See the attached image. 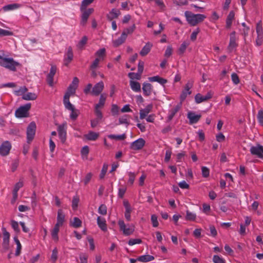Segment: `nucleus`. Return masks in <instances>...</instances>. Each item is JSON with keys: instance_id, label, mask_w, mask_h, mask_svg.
Masks as SVG:
<instances>
[{"instance_id": "f257e3e1", "label": "nucleus", "mask_w": 263, "mask_h": 263, "mask_svg": "<svg viewBox=\"0 0 263 263\" xmlns=\"http://www.w3.org/2000/svg\"><path fill=\"white\" fill-rule=\"evenodd\" d=\"M184 14L188 23L192 26H196L197 24L202 22L206 18L203 14H195L188 11H185Z\"/></svg>"}, {"instance_id": "f03ea898", "label": "nucleus", "mask_w": 263, "mask_h": 263, "mask_svg": "<svg viewBox=\"0 0 263 263\" xmlns=\"http://www.w3.org/2000/svg\"><path fill=\"white\" fill-rule=\"evenodd\" d=\"M0 66L11 71H15L16 67L20 66V64L14 61L13 58H3L0 60Z\"/></svg>"}, {"instance_id": "7ed1b4c3", "label": "nucleus", "mask_w": 263, "mask_h": 263, "mask_svg": "<svg viewBox=\"0 0 263 263\" xmlns=\"http://www.w3.org/2000/svg\"><path fill=\"white\" fill-rule=\"evenodd\" d=\"M79 82V79L77 77L73 78L72 83L67 88L64 97L70 98V96L74 95L78 86Z\"/></svg>"}, {"instance_id": "20e7f679", "label": "nucleus", "mask_w": 263, "mask_h": 263, "mask_svg": "<svg viewBox=\"0 0 263 263\" xmlns=\"http://www.w3.org/2000/svg\"><path fill=\"white\" fill-rule=\"evenodd\" d=\"M31 108V103H28L20 106L15 112V115L17 118H24L28 116V111Z\"/></svg>"}, {"instance_id": "39448f33", "label": "nucleus", "mask_w": 263, "mask_h": 263, "mask_svg": "<svg viewBox=\"0 0 263 263\" xmlns=\"http://www.w3.org/2000/svg\"><path fill=\"white\" fill-rule=\"evenodd\" d=\"M118 224L120 227L121 231L123 232L124 235L128 236L133 233L135 230V227L133 225H128V228H126V226L124 222L122 220H120L118 221Z\"/></svg>"}, {"instance_id": "423d86ee", "label": "nucleus", "mask_w": 263, "mask_h": 263, "mask_svg": "<svg viewBox=\"0 0 263 263\" xmlns=\"http://www.w3.org/2000/svg\"><path fill=\"white\" fill-rule=\"evenodd\" d=\"M36 129V125L34 122H31L27 128V142L30 143L34 138Z\"/></svg>"}, {"instance_id": "0eeeda50", "label": "nucleus", "mask_w": 263, "mask_h": 263, "mask_svg": "<svg viewBox=\"0 0 263 263\" xmlns=\"http://www.w3.org/2000/svg\"><path fill=\"white\" fill-rule=\"evenodd\" d=\"M106 99V95L105 94H101L98 103L95 105V114H98L100 116V114H102L101 109L103 108Z\"/></svg>"}, {"instance_id": "6e6552de", "label": "nucleus", "mask_w": 263, "mask_h": 263, "mask_svg": "<svg viewBox=\"0 0 263 263\" xmlns=\"http://www.w3.org/2000/svg\"><path fill=\"white\" fill-rule=\"evenodd\" d=\"M250 151L252 155L255 156L258 158L263 159L262 145L257 144L256 146H253L250 148Z\"/></svg>"}, {"instance_id": "1a4fd4ad", "label": "nucleus", "mask_w": 263, "mask_h": 263, "mask_svg": "<svg viewBox=\"0 0 263 263\" xmlns=\"http://www.w3.org/2000/svg\"><path fill=\"white\" fill-rule=\"evenodd\" d=\"M57 67L55 65H52L49 73L46 77V82L49 86L52 87L54 85L53 77L57 72Z\"/></svg>"}, {"instance_id": "9d476101", "label": "nucleus", "mask_w": 263, "mask_h": 263, "mask_svg": "<svg viewBox=\"0 0 263 263\" xmlns=\"http://www.w3.org/2000/svg\"><path fill=\"white\" fill-rule=\"evenodd\" d=\"M3 242L2 244L3 248L5 251H7L9 248V238L10 234L6 231V228H3Z\"/></svg>"}, {"instance_id": "9b49d317", "label": "nucleus", "mask_w": 263, "mask_h": 263, "mask_svg": "<svg viewBox=\"0 0 263 263\" xmlns=\"http://www.w3.org/2000/svg\"><path fill=\"white\" fill-rule=\"evenodd\" d=\"M145 143V141L143 138H139L130 144V148L135 151L141 149Z\"/></svg>"}, {"instance_id": "f8f14e48", "label": "nucleus", "mask_w": 263, "mask_h": 263, "mask_svg": "<svg viewBox=\"0 0 263 263\" xmlns=\"http://www.w3.org/2000/svg\"><path fill=\"white\" fill-rule=\"evenodd\" d=\"M66 124L60 125L58 128V132L59 138L62 143H64L66 140Z\"/></svg>"}, {"instance_id": "ddd939ff", "label": "nucleus", "mask_w": 263, "mask_h": 263, "mask_svg": "<svg viewBox=\"0 0 263 263\" xmlns=\"http://www.w3.org/2000/svg\"><path fill=\"white\" fill-rule=\"evenodd\" d=\"M11 148V144L8 141L2 143L0 146V154L5 156L8 155Z\"/></svg>"}, {"instance_id": "4468645a", "label": "nucleus", "mask_w": 263, "mask_h": 263, "mask_svg": "<svg viewBox=\"0 0 263 263\" xmlns=\"http://www.w3.org/2000/svg\"><path fill=\"white\" fill-rule=\"evenodd\" d=\"M213 96L212 92L209 91L205 96H202L200 93H197L195 97V102L199 104L202 102L206 101L210 99Z\"/></svg>"}, {"instance_id": "2eb2a0df", "label": "nucleus", "mask_w": 263, "mask_h": 263, "mask_svg": "<svg viewBox=\"0 0 263 263\" xmlns=\"http://www.w3.org/2000/svg\"><path fill=\"white\" fill-rule=\"evenodd\" d=\"M104 87L103 81L97 83L92 88L91 94L96 96H99L102 91Z\"/></svg>"}, {"instance_id": "dca6fc26", "label": "nucleus", "mask_w": 263, "mask_h": 263, "mask_svg": "<svg viewBox=\"0 0 263 263\" xmlns=\"http://www.w3.org/2000/svg\"><path fill=\"white\" fill-rule=\"evenodd\" d=\"M201 116L200 115H196L194 112L189 111L187 114V118L189 119L190 124L197 123Z\"/></svg>"}, {"instance_id": "f3484780", "label": "nucleus", "mask_w": 263, "mask_h": 263, "mask_svg": "<svg viewBox=\"0 0 263 263\" xmlns=\"http://www.w3.org/2000/svg\"><path fill=\"white\" fill-rule=\"evenodd\" d=\"M181 105L182 103L181 102H180L168 111L167 116V119L168 121H171L173 119V118L177 114V112H178V111L180 109Z\"/></svg>"}, {"instance_id": "a211bd4d", "label": "nucleus", "mask_w": 263, "mask_h": 263, "mask_svg": "<svg viewBox=\"0 0 263 263\" xmlns=\"http://www.w3.org/2000/svg\"><path fill=\"white\" fill-rule=\"evenodd\" d=\"M237 46L235 32L233 31L230 34V43L228 47V50L229 52H231Z\"/></svg>"}, {"instance_id": "6ab92c4d", "label": "nucleus", "mask_w": 263, "mask_h": 263, "mask_svg": "<svg viewBox=\"0 0 263 263\" xmlns=\"http://www.w3.org/2000/svg\"><path fill=\"white\" fill-rule=\"evenodd\" d=\"M72 59L73 53L72 48L71 47H69L67 49V52L65 54V58L64 59V65L67 66Z\"/></svg>"}, {"instance_id": "aec40b11", "label": "nucleus", "mask_w": 263, "mask_h": 263, "mask_svg": "<svg viewBox=\"0 0 263 263\" xmlns=\"http://www.w3.org/2000/svg\"><path fill=\"white\" fill-rule=\"evenodd\" d=\"M153 86L149 83H144L142 85V90L145 96H149L152 93Z\"/></svg>"}, {"instance_id": "412c9836", "label": "nucleus", "mask_w": 263, "mask_h": 263, "mask_svg": "<svg viewBox=\"0 0 263 263\" xmlns=\"http://www.w3.org/2000/svg\"><path fill=\"white\" fill-rule=\"evenodd\" d=\"M99 137V134L93 131H89L84 135V137L88 141H96Z\"/></svg>"}, {"instance_id": "4be33fe9", "label": "nucleus", "mask_w": 263, "mask_h": 263, "mask_svg": "<svg viewBox=\"0 0 263 263\" xmlns=\"http://www.w3.org/2000/svg\"><path fill=\"white\" fill-rule=\"evenodd\" d=\"M153 108L152 104H149L144 109L140 110V118L141 119H144L146 116L151 111Z\"/></svg>"}, {"instance_id": "5701e85b", "label": "nucleus", "mask_w": 263, "mask_h": 263, "mask_svg": "<svg viewBox=\"0 0 263 263\" xmlns=\"http://www.w3.org/2000/svg\"><path fill=\"white\" fill-rule=\"evenodd\" d=\"M97 224L103 231H107V224L105 218L98 216L97 218Z\"/></svg>"}, {"instance_id": "b1692460", "label": "nucleus", "mask_w": 263, "mask_h": 263, "mask_svg": "<svg viewBox=\"0 0 263 263\" xmlns=\"http://www.w3.org/2000/svg\"><path fill=\"white\" fill-rule=\"evenodd\" d=\"M21 6V4L17 3H13L9 5H5L3 7L2 9L4 11H9L11 10H16L18 9Z\"/></svg>"}, {"instance_id": "393cba45", "label": "nucleus", "mask_w": 263, "mask_h": 263, "mask_svg": "<svg viewBox=\"0 0 263 263\" xmlns=\"http://www.w3.org/2000/svg\"><path fill=\"white\" fill-rule=\"evenodd\" d=\"M120 14V12L116 9H112L110 12L107 14V17L108 20L112 21L114 18H117Z\"/></svg>"}, {"instance_id": "a878e982", "label": "nucleus", "mask_w": 263, "mask_h": 263, "mask_svg": "<svg viewBox=\"0 0 263 263\" xmlns=\"http://www.w3.org/2000/svg\"><path fill=\"white\" fill-rule=\"evenodd\" d=\"M65 219V214H64L63 211L61 209H60L58 211V216H57V222L55 224L61 226H62Z\"/></svg>"}, {"instance_id": "bb28decb", "label": "nucleus", "mask_w": 263, "mask_h": 263, "mask_svg": "<svg viewBox=\"0 0 263 263\" xmlns=\"http://www.w3.org/2000/svg\"><path fill=\"white\" fill-rule=\"evenodd\" d=\"M235 17V13L233 11H231L230 12L229 14H228L227 20H226V28H230L232 24V22L234 19Z\"/></svg>"}, {"instance_id": "cd10ccee", "label": "nucleus", "mask_w": 263, "mask_h": 263, "mask_svg": "<svg viewBox=\"0 0 263 263\" xmlns=\"http://www.w3.org/2000/svg\"><path fill=\"white\" fill-rule=\"evenodd\" d=\"M152 46V44L150 43H147L140 52V54L143 57L147 55L151 51Z\"/></svg>"}, {"instance_id": "c85d7f7f", "label": "nucleus", "mask_w": 263, "mask_h": 263, "mask_svg": "<svg viewBox=\"0 0 263 263\" xmlns=\"http://www.w3.org/2000/svg\"><path fill=\"white\" fill-rule=\"evenodd\" d=\"M129 85L131 89L135 92L141 91V85L140 84L136 81L130 80L129 82Z\"/></svg>"}, {"instance_id": "c756f323", "label": "nucleus", "mask_w": 263, "mask_h": 263, "mask_svg": "<svg viewBox=\"0 0 263 263\" xmlns=\"http://www.w3.org/2000/svg\"><path fill=\"white\" fill-rule=\"evenodd\" d=\"M95 114L96 116V118L91 120V127L92 128L96 127L100 123L103 118L102 114H100V116H99L98 114Z\"/></svg>"}, {"instance_id": "7c9ffc66", "label": "nucleus", "mask_w": 263, "mask_h": 263, "mask_svg": "<svg viewBox=\"0 0 263 263\" xmlns=\"http://www.w3.org/2000/svg\"><path fill=\"white\" fill-rule=\"evenodd\" d=\"M93 11V8L85 9L83 7V25L87 22L89 16L92 13Z\"/></svg>"}, {"instance_id": "2f4dec72", "label": "nucleus", "mask_w": 263, "mask_h": 263, "mask_svg": "<svg viewBox=\"0 0 263 263\" xmlns=\"http://www.w3.org/2000/svg\"><path fill=\"white\" fill-rule=\"evenodd\" d=\"M138 261L142 262H147L154 259V257L150 255H144L137 258Z\"/></svg>"}, {"instance_id": "473e14b6", "label": "nucleus", "mask_w": 263, "mask_h": 263, "mask_svg": "<svg viewBox=\"0 0 263 263\" xmlns=\"http://www.w3.org/2000/svg\"><path fill=\"white\" fill-rule=\"evenodd\" d=\"M148 79L151 82H157L163 85L167 82V80L166 79L161 78L158 76L149 77Z\"/></svg>"}, {"instance_id": "72a5a7b5", "label": "nucleus", "mask_w": 263, "mask_h": 263, "mask_svg": "<svg viewBox=\"0 0 263 263\" xmlns=\"http://www.w3.org/2000/svg\"><path fill=\"white\" fill-rule=\"evenodd\" d=\"M127 36L125 34V33L122 32L120 37H119L117 40L114 41V45L116 46H118L123 44L126 40Z\"/></svg>"}, {"instance_id": "f704fd0d", "label": "nucleus", "mask_w": 263, "mask_h": 263, "mask_svg": "<svg viewBox=\"0 0 263 263\" xmlns=\"http://www.w3.org/2000/svg\"><path fill=\"white\" fill-rule=\"evenodd\" d=\"M82 221L78 217H74L72 220L70 221V226L74 228H78L81 226Z\"/></svg>"}, {"instance_id": "c9c22d12", "label": "nucleus", "mask_w": 263, "mask_h": 263, "mask_svg": "<svg viewBox=\"0 0 263 263\" xmlns=\"http://www.w3.org/2000/svg\"><path fill=\"white\" fill-rule=\"evenodd\" d=\"M63 104L66 109L72 110L74 109V106L70 102L69 98H63Z\"/></svg>"}, {"instance_id": "e433bc0d", "label": "nucleus", "mask_w": 263, "mask_h": 263, "mask_svg": "<svg viewBox=\"0 0 263 263\" xmlns=\"http://www.w3.org/2000/svg\"><path fill=\"white\" fill-rule=\"evenodd\" d=\"M60 226L55 224L53 230L51 231V236L53 238L55 241H58L59 239L58 237V233L59 231V227Z\"/></svg>"}, {"instance_id": "4c0bfd02", "label": "nucleus", "mask_w": 263, "mask_h": 263, "mask_svg": "<svg viewBox=\"0 0 263 263\" xmlns=\"http://www.w3.org/2000/svg\"><path fill=\"white\" fill-rule=\"evenodd\" d=\"M22 98L25 100H34L37 98V95L35 93L28 92L24 95Z\"/></svg>"}, {"instance_id": "58836bf2", "label": "nucleus", "mask_w": 263, "mask_h": 263, "mask_svg": "<svg viewBox=\"0 0 263 263\" xmlns=\"http://www.w3.org/2000/svg\"><path fill=\"white\" fill-rule=\"evenodd\" d=\"M14 242L16 243L17 247L15 253V256L20 255L22 249V245L21 242L17 237L16 236L14 237L13 238Z\"/></svg>"}, {"instance_id": "ea45409f", "label": "nucleus", "mask_w": 263, "mask_h": 263, "mask_svg": "<svg viewBox=\"0 0 263 263\" xmlns=\"http://www.w3.org/2000/svg\"><path fill=\"white\" fill-rule=\"evenodd\" d=\"M185 220L187 221H195L196 218V214L189 210L186 212Z\"/></svg>"}, {"instance_id": "a19ab883", "label": "nucleus", "mask_w": 263, "mask_h": 263, "mask_svg": "<svg viewBox=\"0 0 263 263\" xmlns=\"http://www.w3.org/2000/svg\"><path fill=\"white\" fill-rule=\"evenodd\" d=\"M96 55L97 58H99L102 61L103 60L106 55L105 49L103 48L98 50L96 53Z\"/></svg>"}, {"instance_id": "79ce46f5", "label": "nucleus", "mask_w": 263, "mask_h": 263, "mask_svg": "<svg viewBox=\"0 0 263 263\" xmlns=\"http://www.w3.org/2000/svg\"><path fill=\"white\" fill-rule=\"evenodd\" d=\"M108 138L116 140H123L126 138V135L125 134L120 135H109L108 136Z\"/></svg>"}, {"instance_id": "37998d69", "label": "nucleus", "mask_w": 263, "mask_h": 263, "mask_svg": "<svg viewBox=\"0 0 263 263\" xmlns=\"http://www.w3.org/2000/svg\"><path fill=\"white\" fill-rule=\"evenodd\" d=\"M256 31L257 35H263V29L262 26L261 21H259L256 26Z\"/></svg>"}, {"instance_id": "c03bdc74", "label": "nucleus", "mask_w": 263, "mask_h": 263, "mask_svg": "<svg viewBox=\"0 0 263 263\" xmlns=\"http://www.w3.org/2000/svg\"><path fill=\"white\" fill-rule=\"evenodd\" d=\"M213 261L214 263H226L225 259L218 255L213 256Z\"/></svg>"}, {"instance_id": "a18cd8bd", "label": "nucleus", "mask_w": 263, "mask_h": 263, "mask_svg": "<svg viewBox=\"0 0 263 263\" xmlns=\"http://www.w3.org/2000/svg\"><path fill=\"white\" fill-rule=\"evenodd\" d=\"M27 88L26 86H22L19 89L14 91L15 94L17 96H23L26 94L25 92L27 91Z\"/></svg>"}, {"instance_id": "49530a36", "label": "nucleus", "mask_w": 263, "mask_h": 263, "mask_svg": "<svg viewBox=\"0 0 263 263\" xmlns=\"http://www.w3.org/2000/svg\"><path fill=\"white\" fill-rule=\"evenodd\" d=\"M141 73L138 72V73H135V72H129L128 74V77L132 79H136V80H140L141 79Z\"/></svg>"}, {"instance_id": "de8ad7c7", "label": "nucleus", "mask_w": 263, "mask_h": 263, "mask_svg": "<svg viewBox=\"0 0 263 263\" xmlns=\"http://www.w3.org/2000/svg\"><path fill=\"white\" fill-rule=\"evenodd\" d=\"M257 120L260 125L263 126V109H260L257 115Z\"/></svg>"}, {"instance_id": "09e8293b", "label": "nucleus", "mask_w": 263, "mask_h": 263, "mask_svg": "<svg viewBox=\"0 0 263 263\" xmlns=\"http://www.w3.org/2000/svg\"><path fill=\"white\" fill-rule=\"evenodd\" d=\"M128 116L127 115H124L119 119V124H128Z\"/></svg>"}, {"instance_id": "8fccbe9b", "label": "nucleus", "mask_w": 263, "mask_h": 263, "mask_svg": "<svg viewBox=\"0 0 263 263\" xmlns=\"http://www.w3.org/2000/svg\"><path fill=\"white\" fill-rule=\"evenodd\" d=\"M142 242V240L140 238H132L128 240V244L132 246L136 244H140Z\"/></svg>"}, {"instance_id": "3c124183", "label": "nucleus", "mask_w": 263, "mask_h": 263, "mask_svg": "<svg viewBox=\"0 0 263 263\" xmlns=\"http://www.w3.org/2000/svg\"><path fill=\"white\" fill-rule=\"evenodd\" d=\"M202 175L203 177H208L210 175V170L206 166L201 167Z\"/></svg>"}, {"instance_id": "603ef678", "label": "nucleus", "mask_w": 263, "mask_h": 263, "mask_svg": "<svg viewBox=\"0 0 263 263\" xmlns=\"http://www.w3.org/2000/svg\"><path fill=\"white\" fill-rule=\"evenodd\" d=\"M136 28V26L135 24H133V25L129 28H127L125 29L123 32L125 33V34L127 36L128 34H132L135 30Z\"/></svg>"}, {"instance_id": "864d4df0", "label": "nucleus", "mask_w": 263, "mask_h": 263, "mask_svg": "<svg viewBox=\"0 0 263 263\" xmlns=\"http://www.w3.org/2000/svg\"><path fill=\"white\" fill-rule=\"evenodd\" d=\"M12 35V32L0 28V36H10Z\"/></svg>"}, {"instance_id": "5fc2aeb1", "label": "nucleus", "mask_w": 263, "mask_h": 263, "mask_svg": "<svg viewBox=\"0 0 263 263\" xmlns=\"http://www.w3.org/2000/svg\"><path fill=\"white\" fill-rule=\"evenodd\" d=\"M79 201V198L75 196L73 197L72 200V208L73 210H76L78 207V203Z\"/></svg>"}, {"instance_id": "6e6d98bb", "label": "nucleus", "mask_w": 263, "mask_h": 263, "mask_svg": "<svg viewBox=\"0 0 263 263\" xmlns=\"http://www.w3.org/2000/svg\"><path fill=\"white\" fill-rule=\"evenodd\" d=\"M87 241L88 242L90 250H93L95 248L93 239L91 236L87 237Z\"/></svg>"}, {"instance_id": "4d7b16f0", "label": "nucleus", "mask_w": 263, "mask_h": 263, "mask_svg": "<svg viewBox=\"0 0 263 263\" xmlns=\"http://www.w3.org/2000/svg\"><path fill=\"white\" fill-rule=\"evenodd\" d=\"M108 169V165L106 164H104L102 167L101 173L100 174L99 177L101 179H103Z\"/></svg>"}, {"instance_id": "13d9d810", "label": "nucleus", "mask_w": 263, "mask_h": 263, "mask_svg": "<svg viewBox=\"0 0 263 263\" xmlns=\"http://www.w3.org/2000/svg\"><path fill=\"white\" fill-rule=\"evenodd\" d=\"M189 45V44L187 43H186V42H183L181 45H180V47H179V49H178V53L179 54H183L186 49V47L187 46Z\"/></svg>"}, {"instance_id": "bf43d9fd", "label": "nucleus", "mask_w": 263, "mask_h": 263, "mask_svg": "<svg viewBox=\"0 0 263 263\" xmlns=\"http://www.w3.org/2000/svg\"><path fill=\"white\" fill-rule=\"evenodd\" d=\"M98 212L103 215H105L107 213V208L105 205L101 204L98 209Z\"/></svg>"}, {"instance_id": "052dcab7", "label": "nucleus", "mask_w": 263, "mask_h": 263, "mask_svg": "<svg viewBox=\"0 0 263 263\" xmlns=\"http://www.w3.org/2000/svg\"><path fill=\"white\" fill-rule=\"evenodd\" d=\"M193 86V82L192 81H189L185 85V89L183 91L187 92L188 95H190L192 93V91L190 90V89Z\"/></svg>"}, {"instance_id": "680f3d73", "label": "nucleus", "mask_w": 263, "mask_h": 263, "mask_svg": "<svg viewBox=\"0 0 263 263\" xmlns=\"http://www.w3.org/2000/svg\"><path fill=\"white\" fill-rule=\"evenodd\" d=\"M232 81L235 85H237L240 81L238 75L236 73H233L231 75Z\"/></svg>"}, {"instance_id": "e2e57ef3", "label": "nucleus", "mask_w": 263, "mask_h": 263, "mask_svg": "<svg viewBox=\"0 0 263 263\" xmlns=\"http://www.w3.org/2000/svg\"><path fill=\"white\" fill-rule=\"evenodd\" d=\"M126 191V187L125 186H122L118 189V197L120 198H122Z\"/></svg>"}, {"instance_id": "0e129e2a", "label": "nucleus", "mask_w": 263, "mask_h": 263, "mask_svg": "<svg viewBox=\"0 0 263 263\" xmlns=\"http://www.w3.org/2000/svg\"><path fill=\"white\" fill-rule=\"evenodd\" d=\"M11 225L12 228L13 229V230L15 232H18L20 231L18 223L17 221H16L14 220H12L11 221Z\"/></svg>"}, {"instance_id": "69168bd1", "label": "nucleus", "mask_w": 263, "mask_h": 263, "mask_svg": "<svg viewBox=\"0 0 263 263\" xmlns=\"http://www.w3.org/2000/svg\"><path fill=\"white\" fill-rule=\"evenodd\" d=\"M123 205L125 209V213H131L132 209L130 204L127 201H123Z\"/></svg>"}, {"instance_id": "338daca9", "label": "nucleus", "mask_w": 263, "mask_h": 263, "mask_svg": "<svg viewBox=\"0 0 263 263\" xmlns=\"http://www.w3.org/2000/svg\"><path fill=\"white\" fill-rule=\"evenodd\" d=\"M200 32V29L199 28H197L195 30L191 35V40L193 41H194L197 39V34Z\"/></svg>"}, {"instance_id": "774afa93", "label": "nucleus", "mask_w": 263, "mask_h": 263, "mask_svg": "<svg viewBox=\"0 0 263 263\" xmlns=\"http://www.w3.org/2000/svg\"><path fill=\"white\" fill-rule=\"evenodd\" d=\"M151 221L154 227H157L158 226L159 222L157 220V216L156 215H152L151 216Z\"/></svg>"}]
</instances>
